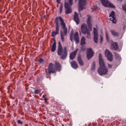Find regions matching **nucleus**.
<instances>
[{
  "mask_svg": "<svg viewBox=\"0 0 126 126\" xmlns=\"http://www.w3.org/2000/svg\"><path fill=\"white\" fill-rule=\"evenodd\" d=\"M59 21L60 22L61 25L63 30V32H61L62 40L63 42L64 40V36L66 35L67 33V29L66 27V25L64 20L61 16L57 17L54 20V22L56 25L55 31H54L52 32L51 36L53 37H54L57 34L59 33Z\"/></svg>",
  "mask_w": 126,
  "mask_h": 126,
  "instance_id": "nucleus-1",
  "label": "nucleus"
},
{
  "mask_svg": "<svg viewBox=\"0 0 126 126\" xmlns=\"http://www.w3.org/2000/svg\"><path fill=\"white\" fill-rule=\"evenodd\" d=\"M99 67H98L97 71L101 76L105 75L108 74V69L105 66L104 61L103 59L101 54H99Z\"/></svg>",
  "mask_w": 126,
  "mask_h": 126,
  "instance_id": "nucleus-2",
  "label": "nucleus"
},
{
  "mask_svg": "<svg viewBox=\"0 0 126 126\" xmlns=\"http://www.w3.org/2000/svg\"><path fill=\"white\" fill-rule=\"evenodd\" d=\"M67 53L66 47H64L63 49L60 42H59L57 53L59 55L61 56L60 58L62 60L65 59L67 57Z\"/></svg>",
  "mask_w": 126,
  "mask_h": 126,
  "instance_id": "nucleus-3",
  "label": "nucleus"
},
{
  "mask_svg": "<svg viewBox=\"0 0 126 126\" xmlns=\"http://www.w3.org/2000/svg\"><path fill=\"white\" fill-rule=\"evenodd\" d=\"M80 29L82 33L85 35L86 34V37L90 38L91 37L90 32L89 28H88L87 25L85 23L82 24L80 26Z\"/></svg>",
  "mask_w": 126,
  "mask_h": 126,
  "instance_id": "nucleus-4",
  "label": "nucleus"
},
{
  "mask_svg": "<svg viewBox=\"0 0 126 126\" xmlns=\"http://www.w3.org/2000/svg\"><path fill=\"white\" fill-rule=\"evenodd\" d=\"M69 4L65 1L64 3V7L65 9V14H67L71 13L72 12V9L70 6L73 4L72 0H68Z\"/></svg>",
  "mask_w": 126,
  "mask_h": 126,
  "instance_id": "nucleus-5",
  "label": "nucleus"
},
{
  "mask_svg": "<svg viewBox=\"0 0 126 126\" xmlns=\"http://www.w3.org/2000/svg\"><path fill=\"white\" fill-rule=\"evenodd\" d=\"M70 40L72 41L74 39L76 42V44H78L79 42V37L78 32H76L73 34V32H71L70 34Z\"/></svg>",
  "mask_w": 126,
  "mask_h": 126,
  "instance_id": "nucleus-6",
  "label": "nucleus"
},
{
  "mask_svg": "<svg viewBox=\"0 0 126 126\" xmlns=\"http://www.w3.org/2000/svg\"><path fill=\"white\" fill-rule=\"evenodd\" d=\"M102 4L105 7L115 8L114 5L108 0H100Z\"/></svg>",
  "mask_w": 126,
  "mask_h": 126,
  "instance_id": "nucleus-7",
  "label": "nucleus"
},
{
  "mask_svg": "<svg viewBox=\"0 0 126 126\" xmlns=\"http://www.w3.org/2000/svg\"><path fill=\"white\" fill-rule=\"evenodd\" d=\"M87 0H78L79 9L82 11L84 8V6L87 4Z\"/></svg>",
  "mask_w": 126,
  "mask_h": 126,
  "instance_id": "nucleus-8",
  "label": "nucleus"
},
{
  "mask_svg": "<svg viewBox=\"0 0 126 126\" xmlns=\"http://www.w3.org/2000/svg\"><path fill=\"white\" fill-rule=\"evenodd\" d=\"M105 56L107 58V59L110 62L112 61L113 59V55L111 53L108 49H106L105 51Z\"/></svg>",
  "mask_w": 126,
  "mask_h": 126,
  "instance_id": "nucleus-9",
  "label": "nucleus"
},
{
  "mask_svg": "<svg viewBox=\"0 0 126 126\" xmlns=\"http://www.w3.org/2000/svg\"><path fill=\"white\" fill-rule=\"evenodd\" d=\"M94 35V39L95 43H97L98 40V34L96 28H93Z\"/></svg>",
  "mask_w": 126,
  "mask_h": 126,
  "instance_id": "nucleus-10",
  "label": "nucleus"
},
{
  "mask_svg": "<svg viewBox=\"0 0 126 126\" xmlns=\"http://www.w3.org/2000/svg\"><path fill=\"white\" fill-rule=\"evenodd\" d=\"M87 57L88 59H90L94 55V52L92 48H88L87 50Z\"/></svg>",
  "mask_w": 126,
  "mask_h": 126,
  "instance_id": "nucleus-11",
  "label": "nucleus"
},
{
  "mask_svg": "<svg viewBox=\"0 0 126 126\" xmlns=\"http://www.w3.org/2000/svg\"><path fill=\"white\" fill-rule=\"evenodd\" d=\"M48 70H49L52 73H54L57 71L56 69L54 66V64L52 63H50L48 67Z\"/></svg>",
  "mask_w": 126,
  "mask_h": 126,
  "instance_id": "nucleus-12",
  "label": "nucleus"
},
{
  "mask_svg": "<svg viewBox=\"0 0 126 126\" xmlns=\"http://www.w3.org/2000/svg\"><path fill=\"white\" fill-rule=\"evenodd\" d=\"M78 50V48H77L75 50L71 52L70 54L69 57L70 59L73 60L75 58L77 54Z\"/></svg>",
  "mask_w": 126,
  "mask_h": 126,
  "instance_id": "nucleus-13",
  "label": "nucleus"
},
{
  "mask_svg": "<svg viewBox=\"0 0 126 126\" xmlns=\"http://www.w3.org/2000/svg\"><path fill=\"white\" fill-rule=\"evenodd\" d=\"M114 16L115 12L113 11H112L110 15L109 16L111 17L110 18V20L112 21L113 23H115L116 22V20L115 19L116 17Z\"/></svg>",
  "mask_w": 126,
  "mask_h": 126,
  "instance_id": "nucleus-14",
  "label": "nucleus"
},
{
  "mask_svg": "<svg viewBox=\"0 0 126 126\" xmlns=\"http://www.w3.org/2000/svg\"><path fill=\"white\" fill-rule=\"evenodd\" d=\"M74 20L75 22L77 24H78L80 22V19L79 17L78 14L75 12L73 17Z\"/></svg>",
  "mask_w": 126,
  "mask_h": 126,
  "instance_id": "nucleus-15",
  "label": "nucleus"
},
{
  "mask_svg": "<svg viewBox=\"0 0 126 126\" xmlns=\"http://www.w3.org/2000/svg\"><path fill=\"white\" fill-rule=\"evenodd\" d=\"M87 16L88 17V18L87 19V23L89 27L91 28L92 27V16L90 15H87Z\"/></svg>",
  "mask_w": 126,
  "mask_h": 126,
  "instance_id": "nucleus-16",
  "label": "nucleus"
},
{
  "mask_svg": "<svg viewBox=\"0 0 126 126\" xmlns=\"http://www.w3.org/2000/svg\"><path fill=\"white\" fill-rule=\"evenodd\" d=\"M111 48L113 50H117L119 48L118 43L116 42L112 43L111 44Z\"/></svg>",
  "mask_w": 126,
  "mask_h": 126,
  "instance_id": "nucleus-17",
  "label": "nucleus"
},
{
  "mask_svg": "<svg viewBox=\"0 0 126 126\" xmlns=\"http://www.w3.org/2000/svg\"><path fill=\"white\" fill-rule=\"evenodd\" d=\"M54 67L57 71H60L61 69V65L59 63L56 61H55Z\"/></svg>",
  "mask_w": 126,
  "mask_h": 126,
  "instance_id": "nucleus-18",
  "label": "nucleus"
},
{
  "mask_svg": "<svg viewBox=\"0 0 126 126\" xmlns=\"http://www.w3.org/2000/svg\"><path fill=\"white\" fill-rule=\"evenodd\" d=\"M70 64L72 67L73 68L76 69L78 67V65L76 62L73 61L70 63Z\"/></svg>",
  "mask_w": 126,
  "mask_h": 126,
  "instance_id": "nucleus-19",
  "label": "nucleus"
},
{
  "mask_svg": "<svg viewBox=\"0 0 126 126\" xmlns=\"http://www.w3.org/2000/svg\"><path fill=\"white\" fill-rule=\"evenodd\" d=\"M77 60L79 64L81 66L84 65L82 59L80 55H79L77 57Z\"/></svg>",
  "mask_w": 126,
  "mask_h": 126,
  "instance_id": "nucleus-20",
  "label": "nucleus"
},
{
  "mask_svg": "<svg viewBox=\"0 0 126 126\" xmlns=\"http://www.w3.org/2000/svg\"><path fill=\"white\" fill-rule=\"evenodd\" d=\"M110 32L111 34L114 37H118L119 35V33L114 30H111Z\"/></svg>",
  "mask_w": 126,
  "mask_h": 126,
  "instance_id": "nucleus-21",
  "label": "nucleus"
},
{
  "mask_svg": "<svg viewBox=\"0 0 126 126\" xmlns=\"http://www.w3.org/2000/svg\"><path fill=\"white\" fill-rule=\"evenodd\" d=\"M56 43L55 39H54V42L52 45L51 50L52 52H54L56 50Z\"/></svg>",
  "mask_w": 126,
  "mask_h": 126,
  "instance_id": "nucleus-22",
  "label": "nucleus"
},
{
  "mask_svg": "<svg viewBox=\"0 0 126 126\" xmlns=\"http://www.w3.org/2000/svg\"><path fill=\"white\" fill-rule=\"evenodd\" d=\"M85 40V37L84 36L82 37L81 38L80 43V45L81 46L84 45L86 44Z\"/></svg>",
  "mask_w": 126,
  "mask_h": 126,
  "instance_id": "nucleus-23",
  "label": "nucleus"
},
{
  "mask_svg": "<svg viewBox=\"0 0 126 126\" xmlns=\"http://www.w3.org/2000/svg\"><path fill=\"white\" fill-rule=\"evenodd\" d=\"M96 63L95 61H94L91 66V70L93 71H95V69Z\"/></svg>",
  "mask_w": 126,
  "mask_h": 126,
  "instance_id": "nucleus-24",
  "label": "nucleus"
},
{
  "mask_svg": "<svg viewBox=\"0 0 126 126\" xmlns=\"http://www.w3.org/2000/svg\"><path fill=\"white\" fill-rule=\"evenodd\" d=\"M41 90L40 89L36 90L34 92V93L36 94H39L41 92Z\"/></svg>",
  "mask_w": 126,
  "mask_h": 126,
  "instance_id": "nucleus-25",
  "label": "nucleus"
},
{
  "mask_svg": "<svg viewBox=\"0 0 126 126\" xmlns=\"http://www.w3.org/2000/svg\"><path fill=\"white\" fill-rule=\"evenodd\" d=\"M63 5L62 3H61L59 7V9H60V14H61V13L62 11V10L63 9Z\"/></svg>",
  "mask_w": 126,
  "mask_h": 126,
  "instance_id": "nucleus-26",
  "label": "nucleus"
},
{
  "mask_svg": "<svg viewBox=\"0 0 126 126\" xmlns=\"http://www.w3.org/2000/svg\"><path fill=\"white\" fill-rule=\"evenodd\" d=\"M114 54L115 57H116L117 59H120L121 58L120 57V56L119 54L118 53H117L116 52H115L114 53Z\"/></svg>",
  "mask_w": 126,
  "mask_h": 126,
  "instance_id": "nucleus-27",
  "label": "nucleus"
},
{
  "mask_svg": "<svg viewBox=\"0 0 126 126\" xmlns=\"http://www.w3.org/2000/svg\"><path fill=\"white\" fill-rule=\"evenodd\" d=\"M38 61L39 62L41 63L44 62V60L41 58H39L38 60Z\"/></svg>",
  "mask_w": 126,
  "mask_h": 126,
  "instance_id": "nucleus-28",
  "label": "nucleus"
},
{
  "mask_svg": "<svg viewBox=\"0 0 126 126\" xmlns=\"http://www.w3.org/2000/svg\"><path fill=\"white\" fill-rule=\"evenodd\" d=\"M81 47H80V49L81 51H83L85 50L86 48H85V47H84V46H83V45Z\"/></svg>",
  "mask_w": 126,
  "mask_h": 126,
  "instance_id": "nucleus-29",
  "label": "nucleus"
},
{
  "mask_svg": "<svg viewBox=\"0 0 126 126\" xmlns=\"http://www.w3.org/2000/svg\"><path fill=\"white\" fill-rule=\"evenodd\" d=\"M48 71H46V75L47 76L50 75L51 74V72L49 70H48Z\"/></svg>",
  "mask_w": 126,
  "mask_h": 126,
  "instance_id": "nucleus-30",
  "label": "nucleus"
},
{
  "mask_svg": "<svg viewBox=\"0 0 126 126\" xmlns=\"http://www.w3.org/2000/svg\"><path fill=\"white\" fill-rule=\"evenodd\" d=\"M100 43H102L103 40V36L101 35L100 36Z\"/></svg>",
  "mask_w": 126,
  "mask_h": 126,
  "instance_id": "nucleus-31",
  "label": "nucleus"
},
{
  "mask_svg": "<svg viewBox=\"0 0 126 126\" xmlns=\"http://www.w3.org/2000/svg\"><path fill=\"white\" fill-rule=\"evenodd\" d=\"M106 39L107 40H108L109 39V36L107 32H106Z\"/></svg>",
  "mask_w": 126,
  "mask_h": 126,
  "instance_id": "nucleus-32",
  "label": "nucleus"
},
{
  "mask_svg": "<svg viewBox=\"0 0 126 126\" xmlns=\"http://www.w3.org/2000/svg\"><path fill=\"white\" fill-rule=\"evenodd\" d=\"M17 123L18 124H20L21 125H22L23 123V122H22L20 120H19L17 121Z\"/></svg>",
  "mask_w": 126,
  "mask_h": 126,
  "instance_id": "nucleus-33",
  "label": "nucleus"
},
{
  "mask_svg": "<svg viewBox=\"0 0 126 126\" xmlns=\"http://www.w3.org/2000/svg\"><path fill=\"white\" fill-rule=\"evenodd\" d=\"M97 7L96 6H94V8H92V9L93 11H94L97 8Z\"/></svg>",
  "mask_w": 126,
  "mask_h": 126,
  "instance_id": "nucleus-34",
  "label": "nucleus"
},
{
  "mask_svg": "<svg viewBox=\"0 0 126 126\" xmlns=\"http://www.w3.org/2000/svg\"><path fill=\"white\" fill-rule=\"evenodd\" d=\"M40 80V79L39 78H38L37 79V83H39Z\"/></svg>",
  "mask_w": 126,
  "mask_h": 126,
  "instance_id": "nucleus-35",
  "label": "nucleus"
},
{
  "mask_svg": "<svg viewBox=\"0 0 126 126\" xmlns=\"http://www.w3.org/2000/svg\"><path fill=\"white\" fill-rule=\"evenodd\" d=\"M108 67L109 68H112V65L110 64H109V63H108Z\"/></svg>",
  "mask_w": 126,
  "mask_h": 126,
  "instance_id": "nucleus-36",
  "label": "nucleus"
},
{
  "mask_svg": "<svg viewBox=\"0 0 126 126\" xmlns=\"http://www.w3.org/2000/svg\"><path fill=\"white\" fill-rule=\"evenodd\" d=\"M61 0H56V1L59 4H61V3L60 2V1Z\"/></svg>",
  "mask_w": 126,
  "mask_h": 126,
  "instance_id": "nucleus-37",
  "label": "nucleus"
},
{
  "mask_svg": "<svg viewBox=\"0 0 126 126\" xmlns=\"http://www.w3.org/2000/svg\"><path fill=\"white\" fill-rule=\"evenodd\" d=\"M44 98L45 100V101H47V98L46 97H45V98Z\"/></svg>",
  "mask_w": 126,
  "mask_h": 126,
  "instance_id": "nucleus-38",
  "label": "nucleus"
},
{
  "mask_svg": "<svg viewBox=\"0 0 126 126\" xmlns=\"http://www.w3.org/2000/svg\"><path fill=\"white\" fill-rule=\"evenodd\" d=\"M46 95H43V96H42V97L43 98H45V96H46Z\"/></svg>",
  "mask_w": 126,
  "mask_h": 126,
  "instance_id": "nucleus-39",
  "label": "nucleus"
},
{
  "mask_svg": "<svg viewBox=\"0 0 126 126\" xmlns=\"http://www.w3.org/2000/svg\"><path fill=\"white\" fill-rule=\"evenodd\" d=\"M96 126H101L98 124L97 125H96Z\"/></svg>",
  "mask_w": 126,
  "mask_h": 126,
  "instance_id": "nucleus-40",
  "label": "nucleus"
},
{
  "mask_svg": "<svg viewBox=\"0 0 126 126\" xmlns=\"http://www.w3.org/2000/svg\"><path fill=\"white\" fill-rule=\"evenodd\" d=\"M75 0V1L76 2L77 0Z\"/></svg>",
  "mask_w": 126,
  "mask_h": 126,
  "instance_id": "nucleus-41",
  "label": "nucleus"
}]
</instances>
